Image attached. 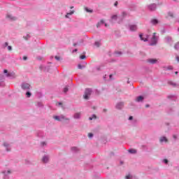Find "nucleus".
Instances as JSON below:
<instances>
[{
	"label": "nucleus",
	"instance_id": "1",
	"mask_svg": "<svg viewBox=\"0 0 179 179\" xmlns=\"http://www.w3.org/2000/svg\"><path fill=\"white\" fill-rule=\"evenodd\" d=\"M92 94V90L87 89L85 90V94L83 95V98L85 100H89V96Z\"/></svg>",
	"mask_w": 179,
	"mask_h": 179
},
{
	"label": "nucleus",
	"instance_id": "2",
	"mask_svg": "<svg viewBox=\"0 0 179 179\" xmlns=\"http://www.w3.org/2000/svg\"><path fill=\"white\" fill-rule=\"evenodd\" d=\"M157 43V40L156 39V33H154V35L151 39V44L150 45H155Z\"/></svg>",
	"mask_w": 179,
	"mask_h": 179
},
{
	"label": "nucleus",
	"instance_id": "3",
	"mask_svg": "<svg viewBox=\"0 0 179 179\" xmlns=\"http://www.w3.org/2000/svg\"><path fill=\"white\" fill-rule=\"evenodd\" d=\"M22 87L24 89V90H29V89H30V84L24 83L22 84Z\"/></svg>",
	"mask_w": 179,
	"mask_h": 179
},
{
	"label": "nucleus",
	"instance_id": "4",
	"mask_svg": "<svg viewBox=\"0 0 179 179\" xmlns=\"http://www.w3.org/2000/svg\"><path fill=\"white\" fill-rule=\"evenodd\" d=\"M148 62H149V64H156L157 62V59H148Z\"/></svg>",
	"mask_w": 179,
	"mask_h": 179
},
{
	"label": "nucleus",
	"instance_id": "5",
	"mask_svg": "<svg viewBox=\"0 0 179 179\" xmlns=\"http://www.w3.org/2000/svg\"><path fill=\"white\" fill-rule=\"evenodd\" d=\"M148 8L150 10H156V4H150Z\"/></svg>",
	"mask_w": 179,
	"mask_h": 179
},
{
	"label": "nucleus",
	"instance_id": "6",
	"mask_svg": "<svg viewBox=\"0 0 179 179\" xmlns=\"http://www.w3.org/2000/svg\"><path fill=\"white\" fill-rule=\"evenodd\" d=\"M129 29L131 31H136V29H138V27L136 25H130Z\"/></svg>",
	"mask_w": 179,
	"mask_h": 179
},
{
	"label": "nucleus",
	"instance_id": "7",
	"mask_svg": "<svg viewBox=\"0 0 179 179\" xmlns=\"http://www.w3.org/2000/svg\"><path fill=\"white\" fill-rule=\"evenodd\" d=\"M7 19H10V20H16V17L12 16L11 15H8L6 16Z\"/></svg>",
	"mask_w": 179,
	"mask_h": 179
},
{
	"label": "nucleus",
	"instance_id": "8",
	"mask_svg": "<svg viewBox=\"0 0 179 179\" xmlns=\"http://www.w3.org/2000/svg\"><path fill=\"white\" fill-rule=\"evenodd\" d=\"M122 107H124V103H117L116 106V108H118L119 110H121Z\"/></svg>",
	"mask_w": 179,
	"mask_h": 179
},
{
	"label": "nucleus",
	"instance_id": "9",
	"mask_svg": "<svg viewBox=\"0 0 179 179\" xmlns=\"http://www.w3.org/2000/svg\"><path fill=\"white\" fill-rule=\"evenodd\" d=\"M129 153H131V155H135V153H136V150L135 149H130L128 150Z\"/></svg>",
	"mask_w": 179,
	"mask_h": 179
},
{
	"label": "nucleus",
	"instance_id": "10",
	"mask_svg": "<svg viewBox=\"0 0 179 179\" xmlns=\"http://www.w3.org/2000/svg\"><path fill=\"white\" fill-rule=\"evenodd\" d=\"M159 141H160V142H168L167 138H166L164 136L161 137Z\"/></svg>",
	"mask_w": 179,
	"mask_h": 179
},
{
	"label": "nucleus",
	"instance_id": "11",
	"mask_svg": "<svg viewBox=\"0 0 179 179\" xmlns=\"http://www.w3.org/2000/svg\"><path fill=\"white\" fill-rule=\"evenodd\" d=\"M101 24H104V20H101L99 22H98L96 27H100Z\"/></svg>",
	"mask_w": 179,
	"mask_h": 179
},
{
	"label": "nucleus",
	"instance_id": "12",
	"mask_svg": "<svg viewBox=\"0 0 179 179\" xmlns=\"http://www.w3.org/2000/svg\"><path fill=\"white\" fill-rule=\"evenodd\" d=\"M42 162H43V163H47V162H48V157H43Z\"/></svg>",
	"mask_w": 179,
	"mask_h": 179
},
{
	"label": "nucleus",
	"instance_id": "13",
	"mask_svg": "<svg viewBox=\"0 0 179 179\" xmlns=\"http://www.w3.org/2000/svg\"><path fill=\"white\" fill-rule=\"evenodd\" d=\"M151 22L152 23V24H157V23H159V21L156 19L152 20Z\"/></svg>",
	"mask_w": 179,
	"mask_h": 179
},
{
	"label": "nucleus",
	"instance_id": "14",
	"mask_svg": "<svg viewBox=\"0 0 179 179\" xmlns=\"http://www.w3.org/2000/svg\"><path fill=\"white\" fill-rule=\"evenodd\" d=\"M139 37H140L141 40H142L143 41H148V38H143L142 34H140Z\"/></svg>",
	"mask_w": 179,
	"mask_h": 179
},
{
	"label": "nucleus",
	"instance_id": "15",
	"mask_svg": "<svg viewBox=\"0 0 179 179\" xmlns=\"http://www.w3.org/2000/svg\"><path fill=\"white\" fill-rule=\"evenodd\" d=\"M143 100V96H140L136 98V101H142Z\"/></svg>",
	"mask_w": 179,
	"mask_h": 179
},
{
	"label": "nucleus",
	"instance_id": "16",
	"mask_svg": "<svg viewBox=\"0 0 179 179\" xmlns=\"http://www.w3.org/2000/svg\"><path fill=\"white\" fill-rule=\"evenodd\" d=\"M74 118H80V113H76L74 115Z\"/></svg>",
	"mask_w": 179,
	"mask_h": 179
},
{
	"label": "nucleus",
	"instance_id": "17",
	"mask_svg": "<svg viewBox=\"0 0 179 179\" xmlns=\"http://www.w3.org/2000/svg\"><path fill=\"white\" fill-rule=\"evenodd\" d=\"M55 59L56 61H61V59H62V57H59V56H55Z\"/></svg>",
	"mask_w": 179,
	"mask_h": 179
},
{
	"label": "nucleus",
	"instance_id": "18",
	"mask_svg": "<svg viewBox=\"0 0 179 179\" xmlns=\"http://www.w3.org/2000/svg\"><path fill=\"white\" fill-rule=\"evenodd\" d=\"M175 50H179V42H178L175 46H174Z\"/></svg>",
	"mask_w": 179,
	"mask_h": 179
},
{
	"label": "nucleus",
	"instance_id": "19",
	"mask_svg": "<svg viewBox=\"0 0 179 179\" xmlns=\"http://www.w3.org/2000/svg\"><path fill=\"white\" fill-rule=\"evenodd\" d=\"M73 13H75V11H74V10H72V11L70 12V13H67V14L66 15V17H68V15H73Z\"/></svg>",
	"mask_w": 179,
	"mask_h": 179
},
{
	"label": "nucleus",
	"instance_id": "20",
	"mask_svg": "<svg viewBox=\"0 0 179 179\" xmlns=\"http://www.w3.org/2000/svg\"><path fill=\"white\" fill-rule=\"evenodd\" d=\"M85 9L86 12H88L89 13H92V12H93V10H90L87 8H85Z\"/></svg>",
	"mask_w": 179,
	"mask_h": 179
},
{
	"label": "nucleus",
	"instance_id": "21",
	"mask_svg": "<svg viewBox=\"0 0 179 179\" xmlns=\"http://www.w3.org/2000/svg\"><path fill=\"white\" fill-rule=\"evenodd\" d=\"M117 16L116 15L111 17L112 20H117Z\"/></svg>",
	"mask_w": 179,
	"mask_h": 179
},
{
	"label": "nucleus",
	"instance_id": "22",
	"mask_svg": "<svg viewBox=\"0 0 179 179\" xmlns=\"http://www.w3.org/2000/svg\"><path fill=\"white\" fill-rule=\"evenodd\" d=\"M53 118L56 120V121H61V119H59V117L58 116H54Z\"/></svg>",
	"mask_w": 179,
	"mask_h": 179
},
{
	"label": "nucleus",
	"instance_id": "23",
	"mask_svg": "<svg viewBox=\"0 0 179 179\" xmlns=\"http://www.w3.org/2000/svg\"><path fill=\"white\" fill-rule=\"evenodd\" d=\"M95 45L96 47H100V42L99 41L95 42Z\"/></svg>",
	"mask_w": 179,
	"mask_h": 179
},
{
	"label": "nucleus",
	"instance_id": "24",
	"mask_svg": "<svg viewBox=\"0 0 179 179\" xmlns=\"http://www.w3.org/2000/svg\"><path fill=\"white\" fill-rule=\"evenodd\" d=\"M168 15H169V16H170L171 17H174V15L173 14V13H169Z\"/></svg>",
	"mask_w": 179,
	"mask_h": 179
},
{
	"label": "nucleus",
	"instance_id": "25",
	"mask_svg": "<svg viewBox=\"0 0 179 179\" xmlns=\"http://www.w3.org/2000/svg\"><path fill=\"white\" fill-rule=\"evenodd\" d=\"M80 59H85V58H86V56L83 55L80 57Z\"/></svg>",
	"mask_w": 179,
	"mask_h": 179
},
{
	"label": "nucleus",
	"instance_id": "26",
	"mask_svg": "<svg viewBox=\"0 0 179 179\" xmlns=\"http://www.w3.org/2000/svg\"><path fill=\"white\" fill-rule=\"evenodd\" d=\"M26 94H27V97H30V96H31V93H30L29 92H27Z\"/></svg>",
	"mask_w": 179,
	"mask_h": 179
},
{
	"label": "nucleus",
	"instance_id": "27",
	"mask_svg": "<svg viewBox=\"0 0 179 179\" xmlns=\"http://www.w3.org/2000/svg\"><path fill=\"white\" fill-rule=\"evenodd\" d=\"M88 137H89V138H93V134L89 133V134H88Z\"/></svg>",
	"mask_w": 179,
	"mask_h": 179
},
{
	"label": "nucleus",
	"instance_id": "28",
	"mask_svg": "<svg viewBox=\"0 0 179 179\" xmlns=\"http://www.w3.org/2000/svg\"><path fill=\"white\" fill-rule=\"evenodd\" d=\"M64 93H66V92H68V87H64Z\"/></svg>",
	"mask_w": 179,
	"mask_h": 179
},
{
	"label": "nucleus",
	"instance_id": "29",
	"mask_svg": "<svg viewBox=\"0 0 179 179\" xmlns=\"http://www.w3.org/2000/svg\"><path fill=\"white\" fill-rule=\"evenodd\" d=\"M6 76L9 78L10 76H12V73H8L6 74Z\"/></svg>",
	"mask_w": 179,
	"mask_h": 179
},
{
	"label": "nucleus",
	"instance_id": "30",
	"mask_svg": "<svg viewBox=\"0 0 179 179\" xmlns=\"http://www.w3.org/2000/svg\"><path fill=\"white\" fill-rule=\"evenodd\" d=\"M60 118H61V120H68V119L65 118V116H64V115L60 116Z\"/></svg>",
	"mask_w": 179,
	"mask_h": 179
},
{
	"label": "nucleus",
	"instance_id": "31",
	"mask_svg": "<svg viewBox=\"0 0 179 179\" xmlns=\"http://www.w3.org/2000/svg\"><path fill=\"white\" fill-rule=\"evenodd\" d=\"M8 51H12V46H8Z\"/></svg>",
	"mask_w": 179,
	"mask_h": 179
},
{
	"label": "nucleus",
	"instance_id": "32",
	"mask_svg": "<svg viewBox=\"0 0 179 179\" xmlns=\"http://www.w3.org/2000/svg\"><path fill=\"white\" fill-rule=\"evenodd\" d=\"M83 68V66L78 64V69H82Z\"/></svg>",
	"mask_w": 179,
	"mask_h": 179
},
{
	"label": "nucleus",
	"instance_id": "33",
	"mask_svg": "<svg viewBox=\"0 0 179 179\" xmlns=\"http://www.w3.org/2000/svg\"><path fill=\"white\" fill-rule=\"evenodd\" d=\"M125 178H126V179H129V178H131V175H127V176H126Z\"/></svg>",
	"mask_w": 179,
	"mask_h": 179
},
{
	"label": "nucleus",
	"instance_id": "34",
	"mask_svg": "<svg viewBox=\"0 0 179 179\" xmlns=\"http://www.w3.org/2000/svg\"><path fill=\"white\" fill-rule=\"evenodd\" d=\"M121 54H122L121 52H115L116 55H121Z\"/></svg>",
	"mask_w": 179,
	"mask_h": 179
},
{
	"label": "nucleus",
	"instance_id": "35",
	"mask_svg": "<svg viewBox=\"0 0 179 179\" xmlns=\"http://www.w3.org/2000/svg\"><path fill=\"white\" fill-rule=\"evenodd\" d=\"M164 163H166V164H167V163H169V160H167V159H164Z\"/></svg>",
	"mask_w": 179,
	"mask_h": 179
},
{
	"label": "nucleus",
	"instance_id": "36",
	"mask_svg": "<svg viewBox=\"0 0 179 179\" xmlns=\"http://www.w3.org/2000/svg\"><path fill=\"white\" fill-rule=\"evenodd\" d=\"M114 6H118V1H115Z\"/></svg>",
	"mask_w": 179,
	"mask_h": 179
},
{
	"label": "nucleus",
	"instance_id": "37",
	"mask_svg": "<svg viewBox=\"0 0 179 179\" xmlns=\"http://www.w3.org/2000/svg\"><path fill=\"white\" fill-rule=\"evenodd\" d=\"M167 69H173V66H169L167 67Z\"/></svg>",
	"mask_w": 179,
	"mask_h": 179
},
{
	"label": "nucleus",
	"instance_id": "38",
	"mask_svg": "<svg viewBox=\"0 0 179 179\" xmlns=\"http://www.w3.org/2000/svg\"><path fill=\"white\" fill-rule=\"evenodd\" d=\"M4 45H5V47H8V42H6V43H4Z\"/></svg>",
	"mask_w": 179,
	"mask_h": 179
},
{
	"label": "nucleus",
	"instance_id": "39",
	"mask_svg": "<svg viewBox=\"0 0 179 179\" xmlns=\"http://www.w3.org/2000/svg\"><path fill=\"white\" fill-rule=\"evenodd\" d=\"M23 59H24V61H26V59H27V57L24 56V57H23Z\"/></svg>",
	"mask_w": 179,
	"mask_h": 179
},
{
	"label": "nucleus",
	"instance_id": "40",
	"mask_svg": "<svg viewBox=\"0 0 179 179\" xmlns=\"http://www.w3.org/2000/svg\"><path fill=\"white\" fill-rule=\"evenodd\" d=\"M3 73H8V70L5 69V70L3 71Z\"/></svg>",
	"mask_w": 179,
	"mask_h": 179
},
{
	"label": "nucleus",
	"instance_id": "41",
	"mask_svg": "<svg viewBox=\"0 0 179 179\" xmlns=\"http://www.w3.org/2000/svg\"><path fill=\"white\" fill-rule=\"evenodd\" d=\"M133 119H134V117H133L132 116H130V117H129V120H133Z\"/></svg>",
	"mask_w": 179,
	"mask_h": 179
},
{
	"label": "nucleus",
	"instance_id": "42",
	"mask_svg": "<svg viewBox=\"0 0 179 179\" xmlns=\"http://www.w3.org/2000/svg\"><path fill=\"white\" fill-rule=\"evenodd\" d=\"M58 104H59V106H62V103H61V102H59Z\"/></svg>",
	"mask_w": 179,
	"mask_h": 179
},
{
	"label": "nucleus",
	"instance_id": "43",
	"mask_svg": "<svg viewBox=\"0 0 179 179\" xmlns=\"http://www.w3.org/2000/svg\"><path fill=\"white\" fill-rule=\"evenodd\" d=\"M76 51H78V49L74 50L73 52H76Z\"/></svg>",
	"mask_w": 179,
	"mask_h": 179
},
{
	"label": "nucleus",
	"instance_id": "44",
	"mask_svg": "<svg viewBox=\"0 0 179 179\" xmlns=\"http://www.w3.org/2000/svg\"><path fill=\"white\" fill-rule=\"evenodd\" d=\"M89 120L92 121V120H93V117H90Z\"/></svg>",
	"mask_w": 179,
	"mask_h": 179
},
{
	"label": "nucleus",
	"instance_id": "45",
	"mask_svg": "<svg viewBox=\"0 0 179 179\" xmlns=\"http://www.w3.org/2000/svg\"><path fill=\"white\" fill-rule=\"evenodd\" d=\"M113 76V75L112 74H110V76H109V77H110V79H111V77Z\"/></svg>",
	"mask_w": 179,
	"mask_h": 179
},
{
	"label": "nucleus",
	"instance_id": "46",
	"mask_svg": "<svg viewBox=\"0 0 179 179\" xmlns=\"http://www.w3.org/2000/svg\"><path fill=\"white\" fill-rule=\"evenodd\" d=\"M175 73H176V75H178V71H176V72H175Z\"/></svg>",
	"mask_w": 179,
	"mask_h": 179
},
{
	"label": "nucleus",
	"instance_id": "47",
	"mask_svg": "<svg viewBox=\"0 0 179 179\" xmlns=\"http://www.w3.org/2000/svg\"><path fill=\"white\" fill-rule=\"evenodd\" d=\"M4 146H8V144H6V143H4Z\"/></svg>",
	"mask_w": 179,
	"mask_h": 179
},
{
	"label": "nucleus",
	"instance_id": "48",
	"mask_svg": "<svg viewBox=\"0 0 179 179\" xmlns=\"http://www.w3.org/2000/svg\"><path fill=\"white\" fill-rule=\"evenodd\" d=\"M70 8H71V9H73V6H71Z\"/></svg>",
	"mask_w": 179,
	"mask_h": 179
},
{
	"label": "nucleus",
	"instance_id": "49",
	"mask_svg": "<svg viewBox=\"0 0 179 179\" xmlns=\"http://www.w3.org/2000/svg\"><path fill=\"white\" fill-rule=\"evenodd\" d=\"M107 26H108L107 24H105V27H107Z\"/></svg>",
	"mask_w": 179,
	"mask_h": 179
},
{
	"label": "nucleus",
	"instance_id": "50",
	"mask_svg": "<svg viewBox=\"0 0 179 179\" xmlns=\"http://www.w3.org/2000/svg\"><path fill=\"white\" fill-rule=\"evenodd\" d=\"M93 117H94V118H96V115H94Z\"/></svg>",
	"mask_w": 179,
	"mask_h": 179
},
{
	"label": "nucleus",
	"instance_id": "51",
	"mask_svg": "<svg viewBox=\"0 0 179 179\" xmlns=\"http://www.w3.org/2000/svg\"><path fill=\"white\" fill-rule=\"evenodd\" d=\"M76 149V148H73V150H75Z\"/></svg>",
	"mask_w": 179,
	"mask_h": 179
},
{
	"label": "nucleus",
	"instance_id": "52",
	"mask_svg": "<svg viewBox=\"0 0 179 179\" xmlns=\"http://www.w3.org/2000/svg\"><path fill=\"white\" fill-rule=\"evenodd\" d=\"M173 138H177V137H176V136H173Z\"/></svg>",
	"mask_w": 179,
	"mask_h": 179
},
{
	"label": "nucleus",
	"instance_id": "53",
	"mask_svg": "<svg viewBox=\"0 0 179 179\" xmlns=\"http://www.w3.org/2000/svg\"><path fill=\"white\" fill-rule=\"evenodd\" d=\"M146 107H149V105H146Z\"/></svg>",
	"mask_w": 179,
	"mask_h": 179
},
{
	"label": "nucleus",
	"instance_id": "54",
	"mask_svg": "<svg viewBox=\"0 0 179 179\" xmlns=\"http://www.w3.org/2000/svg\"><path fill=\"white\" fill-rule=\"evenodd\" d=\"M103 111H107V110L104 109Z\"/></svg>",
	"mask_w": 179,
	"mask_h": 179
},
{
	"label": "nucleus",
	"instance_id": "55",
	"mask_svg": "<svg viewBox=\"0 0 179 179\" xmlns=\"http://www.w3.org/2000/svg\"><path fill=\"white\" fill-rule=\"evenodd\" d=\"M73 45H76V43H74Z\"/></svg>",
	"mask_w": 179,
	"mask_h": 179
},
{
	"label": "nucleus",
	"instance_id": "56",
	"mask_svg": "<svg viewBox=\"0 0 179 179\" xmlns=\"http://www.w3.org/2000/svg\"><path fill=\"white\" fill-rule=\"evenodd\" d=\"M177 59H178V61L179 58H178V57H177Z\"/></svg>",
	"mask_w": 179,
	"mask_h": 179
},
{
	"label": "nucleus",
	"instance_id": "57",
	"mask_svg": "<svg viewBox=\"0 0 179 179\" xmlns=\"http://www.w3.org/2000/svg\"><path fill=\"white\" fill-rule=\"evenodd\" d=\"M178 31H179V28H178Z\"/></svg>",
	"mask_w": 179,
	"mask_h": 179
}]
</instances>
